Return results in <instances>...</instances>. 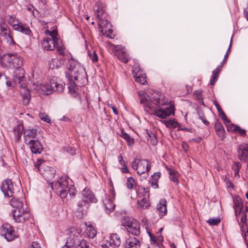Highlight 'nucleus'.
I'll return each mask as SVG.
<instances>
[{"label": "nucleus", "mask_w": 248, "mask_h": 248, "mask_svg": "<svg viewBox=\"0 0 248 248\" xmlns=\"http://www.w3.org/2000/svg\"><path fill=\"white\" fill-rule=\"evenodd\" d=\"M0 234L4 236L7 241H12L17 237L13 227L7 223L0 227Z\"/></svg>", "instance_id": "nucleus-13"}, {"label": "nucleus", "mask_w": 248, "mask_h": 248, "mask_svg": "<svg viewBox=\"0 0 248 248\" xmlns=\"http://www.w3.org/2000/svg\"><path fill=\"white\" fill-rule=\"evenodd\" d=\"M0 41L7 44H15L9 26L4 22L0 23Z\"/></svg>", "instance_id": "nucleus-9"}, {"label": "nucleus", "mask_w": 248, "mask_h": 248, "mask_svg": "<svg viewBox=\"0 0 248 248\" xmlns=\"http://www.w3.org/2000/svg\"><path fill=\"white\" fill-rule=\"evenodd\" d=\"M88 55L93 62H96L98 61L97 55L95 51H93V53L88 51Z\"/></svg>", "instance_id": "nucleus-49"}, {"label": "nucleus", "mask_w": 248, "mask_h": 248, "mask_svg": "<svg viewBox=\"0 0 248 248\" xmlns=\"http://www.w3.org/2000/svg\"><path fill=\"white\" fill-rule=\"evenodd\" d=\"M10 204L15 209L19 210L23 207H27L26 205L24 204L22 201L16 198H13L10 201Z\"/></svg>", "instance_id": "nucleus-31"}, {"label": "nucleus", "mask_w": 248, "mask_h": 248, "mask_svg": "<svg viewBox=\"0 0 248 248\" xmlns=\"http://www.w3.org/2000/svg\"><path fill=\"white\" fill-rule=\"evenodd\" d=\"M141 160L140 159H138V158H135L132 162V168L134 169V170H136L137 169L138 166H139V163L140 162Z\"/></svg>", "instance_id": "nucleus-50"}, {"label": "nucleus", "mask_w": 248, "mask_h": 248, "mask_svg": "<svg viewBox=\"0 0 248 248\" xmlns=\"http://www.w3.org/2000/svg\"><path fill=\"white\" fill-rule=\"evenodd\" d=\"M133 75L136 82L144 85L146 83L145 74L141 70L140 65L136 64L132 67Z\"/></svg>", "instance_id": "nucleus-14"}, {"label": "nucleus", "mask_w": 248, "mask_h": 248, "mask_svg": "<svg viewBox=\"0 0 248 248\" xmlns=\"http://www.w3.org/2000/svg\"><path fill=\"white\" fill-rule=\"evenodd\" d=\"M84 225L86 227L87 234L89 237L93 238L96 234V231L94 230L92 225L85 222Z\"/></svg>", "instance_id": "nucleus-32"}, {"label": "nucleus", "mask_w": 248, "mask_h": 248, "mask_svg": "<svg viewBox=\"0 0 248 248\" xmlns=\"http://www.w3.org/2000/svg\"><path fill=\"white\" fill-rule=\"evenodd\" d=\"M202 140V139L201 138L198 137L197 138L192 139V140L194 141L196 143H200L201 141Z\"/></svg>", "instance_id": "nucleus-63"}, {"label": "nucleus", "mask_w": 248, "mask_h": 248, "mask_svg": "<svg viewBox=\"0 0 248 248\" xmlns=\"http://www.w3.org/2000/svg\"><path fill=\"white\" fill-rule=\"evenodd\" d=\"M220 219L219 218H213L209 219L207 222L210 225H217L220 222Z\"/></svg>", "instance_id": "nucleus-47"}, {"label": "nucleus", "mask_w": 248, "mask_h": 248, "mask_svg": "<svg viewBox=\"0 0 248 248\" xmlns=\"http://www.w3.org/2000/svg\"><path fill=\"white\" fill-rule=\"evenodd\" d=\"M27 145L33 154H40L43 151V146L41 142L38 140H30L28 142L25 143Z\"/></svg>", "instance_id": "nucleus-17"}, {"label": "nucleus", "mask_w": 248, "mask_h": 248, "mask_svg": "<svg viewBox=\"0 0 248 248\" xmlns=\"http://www.w3.org/2000/svg\"><path fill=\"white\" fill-rule=\"evenodd\" d=\"M215 127L217 135L222 140H223L225 137V130L223 125L219 122L217 121L215 123Z\"/></svg>", "instance_id": "nucleus-29"}, {"label": "nucleus", "mask_w": 248, "mask_h": 248, "mask_svg": "<svg viewBox=\"0 0 248 248\" xmlns=\"http://www.w3.org/2000/svg\"><path fill=\"white\" fill-rule=\"evenodd\" d=\"M194 94L196 96L197 100H199L200 103L202 105H204L202 95V91L201 90L195 91L194 93Z\"/></svg>", "instance_id": "nucleus-44"}, {"label": "nucleus", "mask_w": 248, "mask_h": 248, "mask_svg": "<svg viewBox=\"0 0 248 248\" xmlns=\"http://www.w3.org/2000/svg\"><path fill=\"white\" fill-rule=\"evenodd\" d=\"M120 136L126 141L128 145H131L134 143V139L130 137L127 133L125 132L123 129L121 130Z\"/></svg>", "instance_id": "nucleus-33"}, {"label": "nucleus", "mask_w": 248, "mask_h": 248, "mask_svg": "<svg viewBox=\"0 0 248 248\" xmlns=\"http://www.w3.org/2000/svg\"><path fill=\"white\" fill-rule=\"evenodd\" d=\"M61 121H65V122H69L70 121L69 118H67V117L63 116L62 118L60 119Z\"/></svg>", "instance_id": "nucleus-62"}, {"label": "nucleus", "mask_w": 248, "mask_h": 248, "mask_svg": "<svg viewBox=\"0 0 248 248\" xmlns=\"http://www.w3.org/2000/svg\"><path fill=\"white\" fill-rule=\"evenodd\" d=\"M108 241L109 246L112 248H117L121 244L120 237L117 233L111 234Z\"/></svg>", "instance_id": "nucleus-23"}, {"label": "nucleus", "mask_w": 248, "mask_h": 248, "mask_svg": "<svg viewBox=\"0 0 248 248\" xmlns=\"http://www.w3.org/2000/svg\"><path fill=\"white\" fill-rule=\"evenodd\" d=\"M217 80V79L215 78H211V79H210V84L211 85H214L215 83L216 82V81Z\"/></svg>", "instance_id": "nucleus-61"}, {"label": "nucleus", "mask_w": 248, "mask_h": 248, "mask_svg": "<svg viewBox=\"0 0 248 248\" xmlns=\"http://www.w3.org/2000/svg\"><path fill=\"white\" fill-rule=\"evenodd\" d=\"M93 10L96 17L98 19H101L103 17L105 10L104 9L103 4L102 2H96L93 7Z\"/></svg>", "instance_id": "nucleus-24"}, {"label": "nucleus", "mask_w": 248, "mask_h": 248, "mask_svg": "<svg viewBox=\"0 0 248 248\" xmlns=\"http://www.w3.org/2000/svg\"><path fill=\"white\" fill-rule=\"evenodd\" d=\"M232 39H231V42H230L229 48H228V50L227 51V52H226V54H227V56H228V54H229V52H230V49H231V46H232Z\"/></svg>", "instance_id": "nucleus-64"}, {"label": "nucleus", "mask_w": 248, "mask_h": 248, "mask_svg": "<svg viewBox=\"0 0 248 248\" xmlns=\"http://www.w3.org/2000/svg\"><path fill=\"white\" fill-rule=\"evenodd\" d=\"M6 20L8 23L13 27L14 29L15 26H16L19 23L14 16H8L6 17Z\"/></svg>", "instance_id": "nucleus-38"}, {"label": "nucleus", "mask_w": 248, "mask_h": 248, "mask_svg": "<svg viewBox=\"0 0 248 248\" xmlns=\"http://www.w3.org/2000/svg\"><path fill=\"white\" fill-rule=\"evenodd\" d=\"M237 128L235 132H238L242 136L246 135V131L244 129L240 128L239 126H237Z\"/></svg>", "instance_id": "nucleus-53"}, {"label": "nucleus", "mask_w": 248, "mask_h": 248, "mask_svg": "<svg viewBox=\"0 0 248 248\" xmlns=\"http://www.w3.org/2000/svg\"><path fill=\"white\" fill-rule=\"evenodd\" d=\"M138 94L140 103L146 111L154 109L155 114L161 119H165L174 113V108L172 105L165 108H162L168 105V101L164 95L159 92L154 93L151 98H149L146 93L143 91L139 92Z\"/></svg>", "instance_id": "nucleus-1"}, {"label": "nucleus", "mask_w": 248, "mask_h": 248, "mask_svg": "<svg viewBox=\"0 0 248 248\" xmlns=\"http://www.w3.org/2000/svg\"><path fill=\"white\" fill-rule=\"evenodd\" d=\"M49 185L62 198L66 197L68 193L71 197H74L76 189L72 184V181L66 176L61 177L57 182H50Z\"/></svg>", "instance_id": "nucleus-4"}, {"label": "nucleus", "mask_w": 248, "mask_h": 248, "mask_svg": "<svg viewBox=\"0 0 248 248\" xmlns=\"http://www.w3.org/2000/svg\"><path fill=\"white\" fill-rule=\"evenodd\" d=\"M109 241H108L106 243H103L101 245V247L103 248H109Z\"/></svg>", "instance_id": "nucleus-59"}, {"label": "nucleus", "mask_w": 248, "mask_h": 248, "mask_svg": "<svg viewBox=\"0 0 248 248\" xmlns=\"http://www.w3.org/2000/svg\"><path fill=\"white\" fill-rule=\"evenodd\" d=\"M3 60L9 63V66L16 69L14 72V80L20 84V92L25 105L29 104L31 92L27 88L25 82L24 71L21 67L23 64L22 58L17 54H8L4 56Z\"/></svg>", "instance_id": "nucleus-2"}, {"label": "nucleus", "mask_w": 248, "mask_h": 248, "mask_svg": "<svg viewBox=\"0 0 248 248\" xmlns=\"http://www.w3.org/2000/svg\"><path fill=\"white\" fill-rule=\"evenodd\" d=\"M96 202V199L93 193L90 189L84 188L77 202V217L81 218L85 214L86 210L88 208L90 203Z\"/></svg>", "instance_id": "nucleus-5"}, {"label": "nucleus", "mask_w": 248, "mask_h": 248, "mask_svg": "<svg viewBox=\"0 0 248 248\" xmlns=\"http://www.w3.org/2000/svg\"><path fill=\"white\" fill-rule=\"evenodd\" d=\"M144 193V198L141 200H138V209L140 211L148 209L150 206V204L148 201L149 197V189L148 188H143L142 189Z\"/></svg>", "instance_id": "nucleus-16"}, {"label": "nucleus", "mask_w": 248, "mask_h": 248, "mask_svg": "<svg viewBox=\"0 0 248 248\" xmlns=\"http://www.w3.org/2000/svg\"><path fill=\"white\" fill-rule=\"evenodd\" d=\"M62 248H88V245L86 240L83 239L81 240L78 236L71 235Z\"/></svg>", "instance_id": "nucleus-11"}, {"label": "nucleus", "mask_w": 248, "mask_h": 248, "mask_svg": "<svg viewBox=\"0 0 248 248\" xmlns=\"http://www.w3.org/2000/svg\"><path fill=\"white\" fill-rule=\"evenodd\" d=\"M14 30L28 35H30L31 33V31L27 25L22 24L20 22H19L16 26H15Z\"/></svg>", "instance_id": "nucleus-28"}, {"label": "nucleus", "mask_w": 248, "mask_h": 248, "mask_svg": "<svg viewBox=\"0 0 248 248\" xmlns=\"http://www.w3.org/2000/svg\"><path fill=\"white\" fill-rule=\"evenodd\" d=\"M223 64H223V62H221V64L218 65L215 70L220 73L221 71V68H222V66H223Z\"/></svg>", "instance_id": "nucleus-60"}, {"label": "nucleus", "mask_w": 248, "mask_h": 248, "mask_svg": "<svg viewBox=\"0 0 248 248\" xmlns=\"http://www.w3.org/2000/svg\"><path fill=\"white\" fill-rule=\"evenodd\" d=\"M105 32H103V34L106 35L107 37H109L110 38H113L114 37V35L112 34V30L110 29H105L104 30Z\"/></svg>", "instance_id": "nucleus-46"}, {"label": "nucleus", "mask_w": 248, "mask_h": 248, "mask_svg": "<svg viewBox=\"0 0 248 248\" xmlns=\"http://www.w3.org/2000/svg\"><path fill=\"white\" fill-rule=\"evenodd\" d=\"M39 160L35 163V168L40 172L48 182L50 181L54 178L56 173L55 170L52 167H45L43 164L39 163Z\"/></svg>", "instance_id": "nucleus-10"}, {"label": "nucleus", "mask_w": 248, "mask_h": 248, "mask_svg": "<svg viewBox=\"0 0 248 248\" xmlns=\"http://www.w3.org/2000/svg\"><path fill=\"white\" fill-rule=\"evenodd\" d=\"M99 21L98 22L99 26L100 28H101V31L102 32L104 31V30L105 29L108 28V26L109 27L110 26V23L109 21L103 18V17L101 19H99Z\"/></svg>", "instance_id": "nucleus-36"}, {"label": "nucleus", "mask_w": 248, "mask_h": 248, "mask_svg": "<svg viewBox=\"0 0 248 248\" xmlns=\"http://www.w3.org/2000/svg\"><path fill=\"white\" fill-rule=\"evenodd\" d=\"M46 33L49 35V38H52L54 40H61L57 37L58 32L56 30H53L52 31H46Z\"/></svg>", "instance_id": "nucleus-43"}, {"label": "nucleus", "mask_w": 248, "mask_h": 248, "mask_svg": "<svg viewBox=\"0 0 248 248\" xmlns=\"http://www.w3.org/2000/svg\"><path fill=\"white\" fill-rule=\"evenodd\" d=\"M39 115L40 118L41 120H42L43 121H44L46 123H49L50 122V119L49 118L47 115L46 114V113L41 112L39 113Z\"/></svg>", "instance_id": "nucleus-48"}, {"label": "nucleus", "mask_w": 248, "mask_h": 248, "mask_svg": "<svg viewBox=\"0 0 248 248\" xmlns=\"http://www.w3.org/2000/svg\"><path fill=\"white\" fill-rule=\"evenodd\" d=\"M37 135V129L32 128L26 129L24 131L25 142H28L30 139H34Z\"/></svg>", "instance_id": "nucleus-27"}, {"label": "nucleus", "mask_w": 248, "mask_h": 248, "mask_svg": "<svg viewBox=\"0 0 248 248\" xmlns=\"http://www.w3.org/2000/svg\"><path fill=\"white\" fill-rule=\"evenodd\" d=\"M162 122L165 124L167 127L169 128H175L177 127L178 130H182L181 125L177 122L174 119L170 120L169 121H162Z\"/></svg>", "instance_id": "nucleus-30"}, {"label": "nucleus", "mask_w": 248, "mask_h": 248, "mask_svg": "<svg viewBox=\"0 0 248 248\" xmlns=\"http://www.w3.org/2000/svg\"><path fill=\"white\" fill-rule=\"evenodd\" d=\"M214 104L217 109L219 115L222 116V119L223 120V121H225H225H226L227 122H229L228 119L226 117L225 114L224 113V112H223V111L222 110L221 108L220 107L217 101H214Z\"/></svg>", "instance_id": "nucleus-37"}, {"label": "nucleus", "mask_w": 248, "mask_h": 248, "mask_svg": "<svg viewBox=\"0 0 248 248\" xmlns=\"http://www.w3.org/2000/svg\"><path fill=\"white\" fill-rule=\"evenodd\" d=\"M31 246L32 248H41L40 245L36 242H32Z\"/></svg>", "instance_id": "nucleus-55"}, {"label": "nucleus", "mask_w": 248, "mask_h": 248, "mask_svg": "<svg viewBox=\"0 0 248 248\" xmlns=\"http://www.w3.org/2000/svg\"><path fill=\"white\" fill-rule=\"evenodd\" d=\"M238 158L241 161H248V144L245 143L239 145L238 149Z\"/></svg>", "instance_id": "nucleus-21"}, {"label": "nucleus", "mask_w": 248, "mask_h": 248, "mask_svg": "<svg viewBox=\"0 0 248 248\" xmlns=\"http://www.w3.org/2000/svg\"><path fill=\"white\" fill-rule=\"evenodd\" d=\"M160 177V172H155L154 173V174L152 176V179L151 184L152 186L154 188H158V180L159 178Z\"/></svg>", "instance_id": "nucleus-34"}, {"label": "nucleus", "mask_w": 248, "mask_h": 248, "mask_svg": "<svg viewBox=\"0 0 248 248\" xmlns=\"http://www.w3.org/2000/svg\"><path fill=\"white\" fill-rule=\"evenodd\" d=\"M14 220L16 222L23 223L31 217L30 210L27 207L20 209H14L12 211Z\"/></svg>", "instance_id": "nucleus-12"}, {"label": "nucleus", "mask_w": 248, "mask_h": 248, "mask_svg": "<svg viewBox=\"0 0 248 248\" xmlns=\"http://www.w3.org/2000/svg\"><path fill=\"white\" fill-rule=\"evenodd\" d=\"M122 224L132 234L138 236L140 234V224L137 220L127 217L124 219Z\"/></svg>", "instance_id": "nucleus-8"}, {"label": "nucleus", "mask_w": 248, "mask_h": 248, "mask_svg": "<svg viewBox=\"0 0 248 248\" xmlns=\"http://www.w3.org/2000/svg\"><path fill=\"white\" fill-rule=\"evenodd\" d=\"M151 167V163L148 160L142 159L141 160L140 162L139 163L136 170L139 175L146 172V175L148 176V172L150 170Z\"/></svg>", "instance_id": "nucleus-20"}, {"label": "nucleus", "mask_w": 248, "mask_h": 248, "mask_svg": "<svg viewBox=\"0 0 248 248\" xmlns=\"http://www.w3.org/2000/svg\"><path fill=\"white\" fill-rule=\"evenodd\" d=\"M166 201L165 199H161L159 203L157 204L156 209L159 212V215L161 217L165 215L167 212L166 206Z\"/></svg>", "instance_id": "nucleus-26"}, {"label": "nucleus", "mask_w": 248, "mask_h": 248, "mask_svg": "<svg viewBox=\"0 0 248 248\" xmlns=\"http://www.w3.org/2000/svg\"><path fill=\"white\" fill-rule=\"evenodd\" d=\"M1 189L5 197L13 196L14 186L11 180L8 179L4 181L2 183Z\"/></svg>", "instance_id": "nucleus-18"}, {"label": "nucleus", "mask_w": 248, "mask_h": 248, "mask_svg": "<svg viewBox=\"0 0 248 248\" xmlns=\"http://www.w3.org/2000/svg\"><path fill=\"white\" fill-rule=\"evenodd\" d=\"M225 124H226L227 126V129L228 131H234L235 132L236 128H237V126L236 125L233 124H230V121L227 122L226 121H224Z\"/></svg>", "instance_id": "nucleus-42"}, {"label": "nucleus", "mask_w": 248, "mask_h": 248, "mask_svg": "<svg viewBox=\"0 0 248 248\" xmlns=\"http://www.w3.org/2000/svg\"><path fill=\"white\" fill-rule=\"evenodd\" d=\"M115 49L116 50V55L119 60L124 63H127L129 61V57L124 47L118 45L115 46Z\"/></svg>", "instance_id": "nucleus-19"}, {"label": "nucleus", "mask_w": 248, "mask_h": 248, "mask_svg": "<svg viewBox=\"0 0 248 248\" xmlns=\"http://www.w3.org/2000/svg\"><path fill=\"white\" fill-rule=\"evenodd\" d=\"M69 65L68 70L65 72L68 80L69 92L76 97L78 87L84 86L87 83L86 73L84 67L76 61H70Z\"/></svg>", "instance_id": "nucleus-3"}, {"label": "nucleus", "mask_w": 248, "mask_h": 248, "mask_svg": "<svg viewBox=\"0 0 248 248\" xmlns=\"http://www.w3.org/2000/svg\"><path fill=\"white\" fill-rule=\"evenodd\" d=\"M148 134L149 136V142H150V144L154 146L157 143V140L155 135L153 133Z\"/></svg>", "instance_id": "nucleus-41"}, {"label": "nucleus", "mask_w": 248, "mask_h": 248, "mask_svg": "<svg viewBox=\"0 0 248 248\" xmlns=\"http://www.w3.org/2000/svg\"><path fill=\"white\" fill-rule=\"evenodd\" d=\"M239 216H240L241 217V222L242 223L243 225H244L246 223V215L244 212H241V214L238 215V217H236L237 219H238Z\"/></svg>", "instance_id": "nucleus-51"}, {"label": "nucleus", "mask_w": 248, "mask_h": 248, "mask_svg": "<svg viewBox=\"0 0 248 248\" xmlns=\"http://www.w3.org/2000/svg\"><path fill=\"white\" fill-rule=\"evenodd\" d=\"M169 170L170 179L176 184H178V173L174 170L171 169H167Z\"/></svg>", "instance_id": "nucleus-35"}, {"label": "nucleus", "mask_w": 248, "mask_h": 248, "mask_svg": "<svg viewBox=\"0 0 248 248\" xmlns=\"http://www.w3.org/2000/svg\"><path fill=\"white\" fill-rule=\"evenodd\" d=\"M241 164L239 162H235L232 166V170L234 172V177H239V170Z\"/></svg>", "instance_id": "nucleus-39"}, {"label": "nucleus", "mask_w": 248, "mask_h": 248, "mask_svg": "<svg viewBox=\"0 0 248 248\" xmlns=\"http://www.w3.org/2000/svg\"><path fill=\"white\" fill-rule=\"evenodd\" d=\"M109 107L112 108V110H113V112H114V113L115 114H118V110L117 109V108H115L112 105H109Z\"/></svg>", "instance_id": "nucleus-58"}, {"label": "nucleus", "mask_w": 248, "mask_h": 248, "mask_svg": "<svg viewBox=\"0 0 248 248\" xmlns=\"http://www.w3.org/2000/svg\"><path fill=\"white\" fill-rule=\"evenodd\" d=\"M61 65V62L57 59H53L49 63V68L52 69L60 67Z\"/></svg>", "instance_id": "nucleus-40"}, {"label": "nucleus", "mask_w": 248, "mask_h": 248, "mask_svg": "<svg viewBox=\"0 0 248 248\" xmlns=\"http://www.w3.org/2000/svg\"><path fill=\"white\" fill-rule=\"evenodd\" d=\"M233 208L235 210V215L236 217H238V215L241 214V212L243 208V203L240 197L236 196L233 199Z\"/></svg>", "instance_id": "nucleus-22"}, {"label": "nucleus", "mask_w": 248, "mask_h": 248, "mask_svg": "<svg viewBox=\"0 0 248 248\" xmlns=\"http://www.w3.org/2000/svg\"><path fill=\"white\" fill-rule=\"evenodd\" d=\"M140 245V241L135 237H129L124 244V247L126 248H138Z\"/></svg>", "instance_id": "nucleus-25"}, {"label": "nucleus", "mask_w": 248, "mask_h": 248, "mask_svg": "<svg viewBox=\"0 0 248 248\" xmlns=\"http://www.w3.org/2000/svg\"><path fill=\"white\" fill-rule=\"evenodd\" d=\"M121 170L123 173H127L129 171L128 168L125 165L123 166V167L122 168Z\"/></svg>", "instance_id": "nucleus-57"}, {"label": "nucleus", "mask_w": 248, "mask_h": 248, "mask_svg": "<svg viewBox=\"0 0 248 248\" xmlns=\"http://www.w3.org/2000/svg\"><path fill=\"white\" fill-rule=\"evenodd\" d=\"M219 74V72L218 71H217L216 70H214L212 72V78H215L217 79L218 78V75Z\"/></svg>", "instance_id": "nucleus-56"}, {"label": "nucleus", "mask_w": 248, "mask_h": 248, "mask_svg": "<svg viewBox=\"0 0 248 248\" xmlns=\"http://www.w3.org/2000/svg\"><path fill=\"white\" fill-rule=\"evenodd\" d=\"M135 182L132 177H129L127 180V187L129 189H132L135 186Z\"/></svg>", "instance_id": "nucleus-45"}, {"label": "nucleus", "mask_w": 248, "mask_h": 248, "mask_svg": "<svg viewBox=\"0 0 248 248\" xmlns=\"http://www.w3.org/2000/svg\"><path fill=\"white\" fill-rule=\"evenodd\" d=\"M42 45L46 50L51 51L56 48L60 55H64L65 47L61 40H54L52 38L46 37L42 42Z\"/></svg>", "instance_id": "nucleus-7"}, {"label": "nucleus", "mask_w": 248, "mask_h": 248, "mask_svg": "<svg viewBox=\"0 0 248 248\" xmlns=\"http://www.w3.org/2000/svg\"><path fill=\"white\" fill-rule=\"evenodd\" d=\"M118 159H119V162L120 164L122 166H124V165H125V161L123 159V157L121 154L119 155V156L118 157Z\"/></svg>", "instance_id": "nucleus-54"}, {"label": "nucleus", "mask_w": 248, "mask_h": 248, "mask_svg": "<svg viewBox=\"0 0 248 248\" xmlns=\"http://www.w3.org/2000/svg\"><path fill=\"white\" fill-rule=\"evenodd\" d=\"M110 196H106L105 199L103 201L106 212L108 213L113 211L115 207V205L113 202V199H114L115 197V192L113 187L112 188V189L110 190Z\"/></svg>", "instance_id": "nucleus-15"}, {"label": "nucleus", "mask_w": 248, "mask_h": 248, "mask_svg": "<svg viewBox=\"0 0 248 248\" xmlns=\"http://www.w3.org/2000/svg\"><path fill=\"white\" fill-rule=\"evenodd\" d=\"M148 233L150 238L151 244H154L156 242V237L153 235L150 232H148Z\"/></svg>", "instance_id": "nucleus-52"}, {"label": "nucleus", "mask_w": 248, "mask_h": 248, "mask_svg": "<svg viewBox=\"0 0 248 248\" xmlns=\"http://www.w3.org/2000/svg\"><path fill=\"white\" fill-rule=\"evenodd\" d=\"M65 83L62 80L53 77L49 81L41 85V89L44 93L48 94L52 92H62L64 88Z\"/></svg>", "instance_id": "nucleus-6"}]
</instances>
